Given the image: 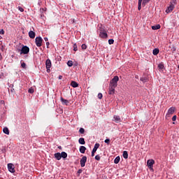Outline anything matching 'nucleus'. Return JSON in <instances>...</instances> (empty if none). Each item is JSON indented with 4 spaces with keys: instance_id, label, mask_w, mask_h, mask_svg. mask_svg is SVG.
<instances>
[{
    "instance_id": "nucleus-1",
    "label": "nucleus",
    "mask_w": 179,
    "mask_h": 179,
    "mask_svg": "<svg viewBox=\"0 0 179 179\" xmlns=\"http://www.w3.org/2000/svg\"><path fill=\"white\" fill-rule=\"evenodd\" d=\"M118 80H120V78L117 76H115L110 82L109 87H117L118 86Z\"/></svg>"
},
{
    "instance_id": "nucleus-2",
    "label": "nucleus",
    "mask_w": 179,
    "mask_h": 179,
    "mask_svg": "<svg viewBox=\"0 0 179 179\" xmlns=\"http://www.w3.org/2000/svg\"><path fill=\"white\" fill-rule=\"evenodd\" d=\"M35 43L36 47H41L43 45V38L41 36H38L35 38Z\"/></svg>"
},
{
    "instance_id": "nucleus-3",
    "label": "nucleus",
    "mask_w": 179,
    "mask_h": 179,
    "mask_svg": "<svg viewBox=\"0 0 179 179\" xmlns=\"http://www.w3.org/2000/svg\"><path fill=\"white\" fill-rule=\"evenodd\" d=\"M29 52H30V48L28 46L24 45L22 46L20 54H24V55H27Z\"/></svg>"
},
{
    "instance_id": "nucleus-4",
    "label": "nucleus",
    "mask_w": 179,
    "mask_h": 179,
    "mask_svg": "<svg viewBox=\"0 0 179 179\" xmlns=\"http://www.w3.org/2000/svg\"><path fill=\"white\" fill-rule=\"evenodd\" d=\"M174 111H176V107H171L169 110L168 112L166 113V118H170V117L171 115H173V114H174Z\"/></svg>"
},
{
    "instance_id": "nucleus-5",
    "label": "nucleus",
    "mask_w": 179,
    "mask_h": 179,
    "mask_svg": "<svg viewBox=\"0 0 179 179\" xmlns=\"http://www.w3.org/2000/svg\"><path fill=\"white\" fill-rule=\"evenodd\" d=\"M86 162H87V157L86 156H83L80 161L81 167H85Z\"/></svg>"
},
{
    "instance_id": "nucleus-6",
    "label": "nucleus",
    "mask_w": 179,
    "mask_h": 179,
    "mask_svg": "<svg viewBox=\"0 0 179 179\" xmlns=\"http://www.w3.org/2000/svg\"><path fill=\"white\" fill-rule=\"evenodd\" d=\"M100 148V144L99 143H96L94 145V147L92 151V157H94V154L96 153V152H97V149Z\"/></svg>"
},
{
    "instance_id": "nucleus-7",
    "label": "nucleus",
    "mask_w": 179,
    "mask_h": 179,
    "mask_svg": "<svg viewBox=\"0 0 179 179\" xmlns=\"http://www.w3.org/2000/svg\"><path fill=\"white\" fill-rule=\"evenodd\" d=\"M8 169L10 173H15V165L13 164H8Z\"/></svg>"
},
{
    "instance_id": "nucleus-8",
    "label": "nucleus",
    "mask_w": 179,
    "mask_h": 179,
    "mask_svg": "<svg viewBox=\"0 0 179 179\" xmlns=\"http://www.w3.org/2000/svg\"><path fill=\"white\" fill-rule=\"evenodd\" d=\"M153 164H155V161L153 159H148L147 161V166L150 169H153Z\"/></svg>"
},
{
    "instance_id": "nucleus-9",
    "label": "nucleus",
    "mask_w": 179,
    "mask_h": 179,
    "mask_svg": "<svg viewBox=\"0 0 179 179\" xmlns=\"http://www.w3.org/2000/svg\"><path fill=\"white\" fill-rule=\"evenodd\" d=\"M47 72H50V68H51V60L48 59L45 62Z\"/></svg>"
},
{
    "instance_id": "nucleus-10",
    "label": "nucleus",
    "mask_w": 179,
    "mask_h": 179,
    "mask_svg": "<svg viewBox=\"0 0 179 179\" xmlns=\"http://www.w3.org/2000/svg\"><path fill=\"white\" fill-rule=\"evenodd\" d=\"M174 10V5H170L168 8L166 10V13H170V12H173Z\"/></svg>"
},
{
    "instance_id": "nucleus-11",
    "label": "nucleus",
    "mask_w": 179,
    "mask_h": 179,
    "mask_svg": "<svg viewBox=\"0 0 179 179\" xmlns=\"http://www.w3.org/2000/svg\"><path fill=\"white\" fill-rule=\"evenodd\" d=\"M99 37H101V38H107V37H108V35H107V31L106 32H100Z\"/></svg>"
},
{
    "instance_id": "nucleus-12",
    "label": "nucleus",
    "mask_w": 179,
    "mask_h": 179,
    "mask_svg": "<svg viewBox=\"0 0 179 179\" xmlns=\"http://www.w3.org/2000/svg\"><path fill=\"white\" fill-rule=\"evenodd\" d=\"M115 93V87H109L108 94H114Z\"/></svg>"
},
{
    "instance_id": "nucleus-13",
    "label": "nucleus",
    "mask_w": 179,
    "mask_h": 179,
    "mask_svg": "<svg viewBox=\"0 0 179 179\" xmlns=\"http://www.w3.org/2000/svg\"><path fill=\"white\" fill-rule=\"evenodd\" d=\"M29 37L30 38H34L36 37V33L34 31H30L29 32Z\"/></svg>"
},
{
    "instance_id": "nucleus-14",
    "label": "nucleus",
    "mask_w": 179,
    "mask_h": 179,
    "mask_svg": "<svg viewBox=\"0 0 179 179\" xmlns=\"http://www.w3.org/2000/svg\"><path fill=\"white\" fill-rule=\"evenodd\" d=\"M60 100H61L62 104H64L65 106H68V104H69V101L64 99L62 97L60 98Z\"/></svg>"
},
{
    "instance_id": "nucleus-15",
    "label": "nucleus",
    "mask_w": 179,
    "mask_h": 179,
    "mask_svg": "<svg viewBox=\"0 0 179 179\" xmlns=\"http://www.w3.org/2000/svg\"><path fill=\"white\" fill-rule=\"evenodd\" d=\"M113 118H114L115 122L116 123L121 122V117H120V116H118V115H114V116H113Z\"/></svg>"
},
{
    "instance_id": "nucleus-16",
    "label": "nucleus",
    "mask_w": 179,
    "mask_h": 179,
    "mask_svg": "<svg viewBox=\"0 0 179 179\" xmlns=\"http://www.w3.org/2000/svg\"><path fill=\"white\" fill-rule=\"evenodd\" d=\"M140 80H141V82H143V83H146V82H148V76H144L141 77Z\"/></svg>"
},
{
    "instance_id": "nucleus-17",
    "label": "nucleus",
    "mask_w": 179,
    "mask_h": 179,
    "mask_svg": "<svg viewBox=\"0 0 179 179\" xmlns=\"http://www.w3.org/2000/svg\"><path fill=\"white\" fill-rule=\"evenodd\" d=\"M71 86H72V87H79V84H78V83H76V81H71Z\"/></svg>"
},
{
    "instance_id": "nucleus-18",
    "label": "nucleus",
    "mask_w": 179,
    "mask_h": 179,
    "mask_svg": "<svg viewBox=\"0 0 179 179\" xmlns=\"http://www.w3.org/2000/svg\"><path fill=\"white\" fill-rule=\"evenodd\" d=\"M55 159H57V160H59L60 159H62V157L61 156V153H59V152L55 153Z\"/></svg>"
},
{
    "instance_id": "nucleus-19",
    "label": "nucleus",
    "mask_w": 179,
    "mask_h": 179,
    "mask_svg": "<svg viewBox=\"0 0 179 179\" xmlns=\"http://www.w3.org/2000/svg\"><path fill=\"white\" fill-rule=\"evenodd\" d=\"M3 132L6 134V135H9L10 134L9 129H8V127H4L3 129Z\"/></svg>"
},
{
    "instance_id": "nucleus-20",
    "label": "nucleus",
    "mask_w": 179,
    "mask_h": 179,
    "mask_svg": "<svg viewBox=\"0 0 179 179\" xmlns=\"http://www.w3.org/2000/svg\"><path fill=\"white\" fill-rule=\"evenodd\" d=\"M78 142H79L80 145H85V143H86L84 138H80L78 140Z\"/></svg>"
},
{
    "instance_id": "nucleus-21",
    "label": "nucleus",
    "mask_w": 179,
    "mask_h": 179,
    "mask_svg": "<svg viewBox=\"0 0 179 179\" xmlns=\"http://www.w3.org/2000/svg\"><path fill=\"white\" fill-rule=\"evenodd\" d=\"M160 27H161L160 24L152 26V30H159V29H160Z\"/></svg>"
},
{
    "instance_id": "nucleus-22",
    "label": "nucleus",
    "mask_w": 179,
    "mask_h": 179,
    "mask_svg": "<svg viewBox=\"0 0 179 179\" xmlns=\"http://www.w3.org/2000/svg\"><path fill=\"white\" fill-rule=\"evenodd\" d=\"M80 153H85V152H86V147L80 146Z\"/></svg>"
},
{
    "instance_id": "nucleus-23",
    "label": "nucleus",
    "mask_w": 179,
    "mask_h": 179,
    "mask_svg": "<svg viewBox=\"0 0 179 179\" xmlns=\"http://www.w3.org/2000/svg\"><path fill=\"white\" fill-rule=\"evenodd\" d=\"M60 155L63 159H66V157H68V154H66L65 152H62Z\"/></svg>"
},
{
    "instance_id": "nucleus-24",
    "label": "nucleus",
    "mask_w": 179,
    "mask_h": 179,
    "mask_svg": "<svg viewBox=\"0 0 179 179\" xmlns=\"http://www.w3.org/2000/svg\"><path fill=\"white\" fill-rule=\"evenodd\" d=\"M120 160H121V158L120 157V156L117 157L114 159V163H115V164H118V163H120Z\"/></svg>"
},
{
    "instance_id": "nucleus-25",
    "label": "nucleus",
    "mask_w": 179,
    "mask_h": 179,
    "mask_svg": "<svg viewBox=\"0 0 179 179\" xmlns=\"http://www.w3.org/2000/svg\"><path fill=\"white\" fill-rule=\"evenodd\" d=\"M159 50L158 48H155L152 51L153 55H157V54H159Z\"/></svg>"
},
{
    "instance_id": "nucleus-26",
    "label": "nucleus",
    "mask_w": 179,
    "mask_h": 179,
    "mask_svg": "<svg viewBox=\"0 0 179 179\" xmlns=\"http://www.w3.org/2000/svg\"><path fill=\"white\" fill-rule=\"evenodd\" d=\"M150 2V0H143L142 5L143 6H145L146 5H148V3H149Z\"/></svg>"
},
{
    "instance_id": "nucleus-27",
    "label": "nucleus",
    "mask_w": 179,
    "mask_h": 179,
    "mask_svg": "<svg viewBox=\"0 0 179 179\" xmlns=\"http://www.w3.org/2000/svg\"><path fill=\"white\" fill-rule=\"evenodd\" d=\"M122 156H123L124 159H128V152L124 151Z\"/></svg>"
},
{
    "instance_id": "nucleus-28",
    "label": "nucleus",
    "mask_w": 179,
    "mask_h": 179,
    "mask_svg": "<svg viewBox=\"0 0 179 179\" xmlns=\"http://www.w3.org/2000/svg\"><path fill=\"white\" fill-rule=\"evenodd\" d=\"M68 66H73V62L72 60H70L67 62Z\"/></svg>"
},
{
    "instance_id": "nucleus-29",
    "label": "nucleus",
    "mask_w": 179,
    "mask_h": 179,
    "mask_svg": "<svg viewBox=\"0 0 179 179\" xmlns=\"http://www.w3.org/2000/svg\"><path fill=\"white\" fill-rule=\"evenodd\" d=\"M158 68H159V69H163L164 68V64L163 63H160L158 65Z\"/></svg>"
},
{
    "instance_id": "nucleus-30",
    "label": "nucleus",
    "mask_w": 179,
    "mask_h": 179,
    "mask_svg": "<svg viewBox=\"0 0 179 179\" xmlns=\"http://www.w3.org/2000/svg\"><path fill=\"white\" fill-rule=\"evenodd\" d=\"M28 93H31V94H33V93H34V90L33 88H29L28 90Z\"/></svg>"
},
{
    "instance_id": "nucleus-31",
    "label": "nucleus",
    "mask_w": 179,
    "mask_h": 179,
    "mask_svg": "<svg viewBox=\"0 0 179 179\" xmlns=\"http://www.w3.org/2000/svg\"><path fill=\"white\" fill-rule=\"evenodd\" d=\"M79 132H80V134H85V129H83L82 127L80 128Z\"/></svg>"
},
{
    "instance_id": "nucleus-32",
    "label": "nucleus",
    "mask_w": 179,
    "mask_h": 179,
    "mask_svg": "<svg viewBox=\"0 0 179 179\" xmlns=\"http://www.w3.org/2000/svg\"><path fill=\"white\" fill-rule=\"evenodd\" d=\"M83 170H82V169H79L78 171V172H77V176H78V177H79V176L80 175V174H82V173H83Z\"/></svg>"
},
{
    "instance_id": "nucleus-33",
    "label": "nucleus",
    "mask_w": 179,
    "mask_h": 179,
    "mask_svg": "<svg viewBox=\"0 0 179 179\" xmlns=\"http://www.w3.org/2000/svg\"><path fill=\"white\" fill-rule=\"evenodd\" d=\"M108 44H110V45H111V44H114V39H109Z\"/></svg>"
},
{
    "instance_id": "nucleus-34",
    "label": "nucleus",
    "mask_w": 179,
    "mask_h": 179,
    "mask_svg": "<svg viewBox=\"0 0 179 179\" xmlns=\"http://www.w3.org/2000/svg\"><path fill=\"white\" fill-rule=\"evenodd\" d=\"M100 155H97L95 156V160H97L98 162H100Z\"/></svg>"
},
{
    "instance_id": "nucleus-35",
    "label": "nucleus",
    "mask_w": 179,
    "mask_h": 179,
    "mask_svg": "<svg viewBox=\"0 0 179 179\" xmlns=\"http://www.w3.org/2000/svg\"><path fill=\"white\" fill-rule=\"evenodd\" d=\"M81 48L82 50H86V48H87V45H86V44H83Z\"/></svg>"
},
{
    "instance_id": "nucleus-36",
    "label": "nucleus",
    "mask_w": 179,
    "mask_h": 179,
    "mask_svg": "<svg viewBox=\"0 0 179 179\" xmlns=\"http://www.w3.org/2000/svg\"><path fill=\"white\" fill-rule=\"evenodd\" d=\"M98 99H99L100 100H101V99H103V94L99 93V94H98Z\"/></svg>"
},
{
    "instance_id": "nucleus-37",
    "label": "nucleus",
    "mask_w": 179,
    "mask_h": 179,
    "mask_svg": "<svg viewBox=\"0 0 179 179\" xmlns=\"http://www.w3.org/2000/svg\"><path fill=\"white\" fill-rule=\"evenodd\" d=\"M21 66L24 69H26V63H24V62L21 63Z\"/></svg>"
},
{
    "instance_id": "nucleus-38",
    "label": "nucleus",
    "mask_w": 179,
    "mask_h": 179,
    "mask_svg": "<svg viewBox=\"0 0 179 179\" xmlns=\"http://www.w3.org/2000/svg\"><path fill=\"white\" fill-rule=\"evenodd\" d=\"M73 51H78V46L76 45V43L73 45Z\"/></svg>"
},
{
    "instance_id": "nucleus-39",
    "label": "nucleus",
    "mask_w": 179,
    "mask_h": 179,
    "mask_svg": "<svg viewBox=\"0 0 179 179\" xmlns=\"http://www.w3.org/2000/svg\"><path fill=\"white\" fill-rule=\"evenodd\" d=\"M138 10H141V9H142V3H138Z\"/></svg>"
},
{
    "instance_id": "nucleus-40",
    "label": "nucleus",
    "mask_w": 179,
    "mask_h": 179,
    "mask_svg": "<svg viewBox=\"0 0 179 179\" xmlns=\"http://www.w3.org/2000/svg\"><path fill=\"white\" fill-rule=\"evenodd\" d=\"M18 9H19L20 12H24V9H23V8H22L20 6L18 7Z\"/></svg>"
},
{
    "instance_id": "nucleus-41",
    "label": "nucleus",
    "mask_w": 179,
    "mask_h": 179,
    "mask_svg": "<svg viewBox=\"0 0 179 179\" xmlns=\"http://www.w3.org/2000/svg\"><path fill=\"white\" fill-rule=\"evenodd\" d=\"M106 32V30L104 29V28H100V33H104Z\"/></svg>"
},
{
    "instance_id": "nucleus-42",
    "label": "nucleus",
    "mask_w": 179,
    "mask_h": 179,
    "mask_svg": "<svg viewBox=\"0 0 179 179\" xmlns=\"http://www.w3.org/2000/svg\"><path fill=\"white\" fill-rule=\"evenodd\" d=\"M105 143H107V145H109L110 143V138H107L105 140Z\"/></svg>"
},
{
    "instance_id": "nucleus-43",
    "label": "nucleus",
    "mask_w": 179,
    "mask_h": 179,
    "mask_svg": "<svg viewBox=\"0 0 179 179\" xmlns=\"http://www.w3.org/2000/svg\"><path fill=\"white\" fill-rule=\"evenodd\" d=\"M177 120V115H173L172 117V121H176Z\"/></svg>"
},
{
    "instance_id": "nucleus-44",
    "label": "nucleus",
    "mask_w": 179,
    "mask_h": 179,
    "mask_svg": "<svg viewBox=\"0 0 179 179\" xmlns=\"http://www.w3.org/2000/svg\"><path fill=\"white\" fill-rule=\"evenodd\" d=\"M0 34H5V31L3 29H1Z\"/></svg>"
},
{
    "instance_id": "nucleus-45",
    "label": "nucleus",
    "mask_w": 179,
    "mask_h": 179,
    "mask_svg": "<svg viewBox=\"0 0 179 179\" xmlns=\"http://www.w3.org/2000/svg\"><path fill=\"white\" fill-rule=\"evenodd\" d=\"M1 104H5V101L1 100V101H0V105H1Z\"/></svg>"
},
{
    "instance_id": "nucleus-46",
    "label": "nucleus",
    "mask_w": 179,
    "mask_h": 179,
    "mask_svg": "<svg viewBox=\"0 0 179 179\" xmlns=\"http://www.w3.org/2000/svg\"><path fill=\"white\" fill-rule=\"evenodd\" d=\"M47 48H48V45H50V42H46Z\"/></svg>"
},
{
    "instance_id": "nucleus-47",
    "label": "nucleus",
    "mask_w": 179,
    "mask_h": 179,
    "mask_svg": "<svg viewBox=\"0 0 179 179\" xmlns=\"http://www.w3.org/2000/svg\"><path fill=\"white\" fill-rule=\"evenodd\" d=\"M143 0H138V3H143Z\"/></svg>"
},
{
    "instance_id": "nucleus-48",
    "label": "nucleus",
    "mask_w": 179,
    "mask_h": 179,
    "mask_svg": "<svg viewBox=\"0 0 179 179\" xmlns=\"http://www.w3.org/2000/svg\"><path fill=\"white\" fill-rule=\"evenodd\" d=\"M10 92H11L12 93H13V92H15V89H13V88L11 89V90H10Z\"/></svg>"
},
{
    "instance_id": "nucleus-49",
    "label": "nucleus",
    "mask_w": 179,
    "mask_h": 179,
    "mask_svg": "<svg viewBox=\"0 0 179 179\" xmlns=\"http://www.w3.org/2000/svg\"><path fill=\"white\" fill-rule=\"evenodd\" d=\"M45 41H48V38H44Z\"/></svg>"
},
{
    "instance_id": "nucleus-50",
    "label": "nucleus",
    "mask_w": 179,
    "mask_h": 179,
    "mask_svg": "<svg viewBox=\"0 0 179 179\" xmlns=\"http://www.w3.org/2000/svg\"><path fill=\"white\" fill-rule=\"evenodd\" d=\"M59 80L62 79V76H59Z\"/></svg>"
},
{
    "instance_id": "nucleus-51",
    "label": "nucleus",
    "mask_w": 179,
    "mask_h": 179,
    "mask_svg": "<svg viewBox=\"0 0 179 179\" xmlns=\"http://www.w3.org/2000/svg\"><path fill=\"white\" fill-rule=\"evenodd\" d=\"M0 59H2V55L0 53Z\"/></svg>"
},
{
    "instance_id": "nucleus-52",
    "label": "nucleus",
    "mask_w": 179,
    "mask_h": 179,
    "mask_svg": "<svg viewBox=\"0 0 179 179\" xmlns=\"http://www.w3.org/2000/svg\"><path fill=\"white\" fill-rule=\"evenodd\" d=\"M73 23H75V19L72 20Z\"/></svg>"
},
{
    "instance_id": "nucleus-53",
    "label": "nucleus",
    "mask_w": 179,
    "mask_h": 179,
    "mask_svg": "<svg viewBox=\"0 0 179 179\" xmlns=\"http://www.w3.org/2000/svg\"><path fill=\"white\" fill-rule=\"evenodd\" d=\"M58 149H62V147L59 146V147H58Z\"/></svg>"
},
{
    "instance_id": "nucleus-54",
    "label": "nucleus",
    "mask_w": 179,
    "mask_h": 179,
    "mask_svg": "<svg viewBox=\"0 0 179 179\" xmlns=\"http://www.w3.org/2000/svg\"><path fill=\"white\" fill-rule=\"evenodd\" d=\"M27 57H28L27 55H25V56H24V58H27Z\"/></svg>"
}]
</instances>
